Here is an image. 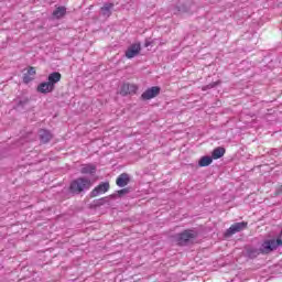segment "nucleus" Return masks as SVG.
Wrapping results in <instances>:
<instances>
[{"instance_id":"nucleus-7","label":"nucleus","mask_w":282,"mask_h":282,"mask_svg":"<svg viewBox=\"0 0 282 282\" xmlns=\"http://www.w3.org/2000/svg\"><path fill=\"white\" fill-rule=\"evenodd\" d=\"M137 91H138L137 85L124 83L122 84L119 94L120 96H131L133 94H137Z\"/></svg>"},{"instance_id":"nucleus-1","label":"nucleus","mask_w":282,"mask_h":282,"mask_svg":"<svg viewBox=\"0 0 282 282\" xmlns=\"http://www.w3.org/2000/svg\"><path fill=\"white\" fill-rule=\"evenodd\" d=\"M282 246L281 239H267L264 240L259 248L254 246L245 247V257L247 259H257L259 254H270V252H274L276 248Z\"/></svg>"},{"instance_id":"nucleus-8","label":"nucleus","mask_w":282,"mask_h":282,"mask_svg":"<svg viewBox=\"0 0 282 282\" xmlns=\"http://www.w3.org/2000/svg\"><path fill=\"white\" fill-rule=\"evenodd\" d=\"M14 107L15 111H23L25 107L30 105V98L22 96V97H17L14 100Z\"/></svg>"},{"instance_id":"nucleus-23","label":"nucleus","mask_w":282,"mask_h":282,"mask_svg":"<svg viewBox=\"0 0 282 282\" xmlns=\"http://www.w3.org/2000/svg\"><path fill=\"white\" fill-rule=\"evenodd\" d=\"M32 80H34V77H32V75H28L26 73L23 74L24 85H29V83H32Z\"/></svg>"},{"instance_id":"nucleus-6","label":"nucleus","mask_w":282,"mask_h":282,"mask_svg":"<svg viewBox=\"0 0 282 282\" xmlns=\"http://www.w3.org/2000/svg\"><path fill=\"white\" fill-rule=\"evenodd\" d=\"M110 187L109 182H102L90 192L89 197H98V195H104V193H107Z\"/></svg>"},{"instance_id":"nucleus-22","label":"nucleus","mask_w":282,"mask_h":282,"mask_svg":"<svg viewBox=\"0 0 282 282\" xmlns=\"http://www.w3.org/2000/svg\"><path fill=\"white\" fill-rule=\"evenodd\" d=\"M219 85H221V80H217V82H213L206 86L202 87L203 91H208V89H215V87H219Z\"/></svg>"},{"instance_id":"nucleus-14","label":"nucleus","mask_w":282,"mask_h":282,"mask_svg":"<svg viewBox=\"0 0 282 282\" xmlns=\"http://www.w3.org/2000/svg\"><path fill=\"white\" fill-rule=\"evenodd\" d=\"M36 91L39 94H52V91H54V88L48 82H44L37 85Z\"/></svg>"},{"instance_id":"nucleus-21","label":"nucleus","mask_w":282,"mask_h":282,"mask_svg":"<svg viewBox=\"0 0 282 282\" xmlns=\"http://www.w3.org/2000/svg\"><path fill=\"white\" fill-rule=\"evenodd\" d=\"M129 193H131V187H126V188L117 191L116 194H112L109 197H111V199H113L116 197H124V195H129Z\"/></svg>"},{"instance_id":"nucleus-16","label":"nucleus","mask_w":282,"mask_h":282,"mask_svg":"<svg viewBox=\"0 0 282 282\" xmlns=\"http://www.w3.org/2000/svg\"><path fill=\"white\" fill-rule=\"evenodd\" d=\"M224 155H226V148H223V147H218V148L214 149L212 152L213 160H219V159L224 158Z\"/></svg>"},{"instance_id":"nucleus-17","label":"nucleus","mask_w":282,"mask_h":282,"mask_svg":"<svg viewBox=\"0 0 282 282\" xmlns=\"http://www.w3.org/2000/svg\"><path fill=\"white\" fill-rule=\"evenodd\" d=\"M109 199H111V197L106 196L99 199H95L91 205L90 208H100V206H105V204H109Z\"/></svg>"},{"instance_id":"nucleus-18","label":"nucleus","mask_w":282,"mask_h":282,"mask_svg":"<svg viewBox=\"0 0 282 282\" xmlns=\"http://www.w3.org/2000/svg\"><path fill=\"white\" fill-rule=\"evenodd\" d=\"M111 10H113V3L107 2L100 8L102 17H111Z\"/></svg>"},{"instance_id":"nucleus-19","label":"nucleus","mask_w":282,"mask_h":282,"mask_svg":"<svg viewBox=\"0 0 282 282\" xmlns=\"http://www.w3.org/2000/svg\"><path fill=\"white\" fill-rule=\"evenodd\" d=\"M67 14V8L65 7H57L56 10L53 11V17L55 19H63Z\"/></svg>"},{"instance_id":"nucleus-12","label":"nucleus","mask_w":282,"mask_h":282,"mask_svg":"<svg viewBox=\"0 0 282 282\" xmlns=\"http://www.w3.org/2000/svg\"><path fill=\"white\" fill-rule=\"evenodd\" d=\"M97 167L95 164L88 163L82 165L80 173L82 175H96Z\"/></svg>"},{"instance_id":"nucleus-2","label":"nucleus","mask_w":282,"mask_h":282,"mask_svg":"<svg viewBox=\"0 0 282 282\" xmlns=\"http://www.w3.org/2000/svg\"><path fill=\"white\" fill-rule=\"evenodd\" d=\"M91 188V180L87 177H78L73 180L68 186V195L72 197L76 195H80V193H85V191H89Z\"/></svg>"},{"instance_id":"nucleus-11","label":"nucleus","mask_w":282,"mask_h":282,"mask_svg":"<svg viewBox=\"0 0 282 282\" xmlns=\"http://www.w3.org/2000/svg\"><path fill=\"white\" fill-rule=\"evenodd\" d=\"M129 182H131V176L128 173L120 174L116 180V184L119 188H124V186L129 185Z\"/></svg>"},{"instance_id":"nucleus-9","label":"nucleus","mask_w":282,"mask_h":282,"mask_svg":"<svg viewBox=\"0 0 282 282\" xmlns=\"http://www.w3.org/2000/svg\"><path fill=\"white\" fill-rule=\"evenodd\" d=\"M191 10V0H187L186 2H178L174 8L172 9L173 14H182L184 12H188Z\"/></svg>"},{"instance_id":"nucleus-20","label":"nucleus","mask_w":282,"mask_h":282,"mask_svg":"<svg viewBox=\"0 0 282 282\" xmlns=\"http://www.w3.org/2000/svg\"><path fill=\"white\" fill-rule=\"evenodd\" d=\"M213 164V156H202L198 161V166L204 167V166H210Z\"/></svg>"},{"instance_id":"nucleus-5","label":"nucleus","mask_w":282,"mask_h":282,"mask_svg":"<svg viewBox=\"0 0 282 282\" xmlns=\"http://www.w3.org/2000/svg\"><path fill=\"white\" fill-rule=\"evenodd\" d=\"M162 91L160 86H152L142 93L141 98L143 100H152V98H158V95Z\"/></svg>"},{"instance_id":"nucleus-4","label":"nucleus","mask_w":282,"mask_h":282,"mask_svg":"<svg viewBox=\"0 0 282 282\" xmlns=\"http://www.w3.org/2000/svg\"><path fill=\"white\" fill-rule=\"evenodd\" d=\"M246 228H248V223H235L226 230L225 237H232V235H237V232H241V230H246Z\"/></svg>"},{"instance_id":"nucleus-26","label":"nucleus","mask_w":282,"mask_h":282,"mask_svg":"<svg viewBox=\"0 0 282 282\" xmlns=\"http://www.w3.org/2000/svg\"><path fill=\"white\" fill-rule=\"evenodd\" d=\"M151 45V42H145V47H149Z\"/></svg>"},{"instance_id":"nucleus-3","label":"nucleus","mask_w":282,"mask_h":282,"mask_svg":"<svg viewBox=\"0 0 282 282\" xmlns=\"http://www.w3.org/2000/svg\"><path fill=\"white\" fill-rule=\"evenodd\" d=\"M199 234L195 229H185L175 236L177 246H191L195 243V239Z\"/></svg>"},{"instance_id":"nucleus-13","label":"nucleus","mask_w":282,"mask_h":282,"mask_svg":"<svg viewBox=\"0 0 282 282\" xmlns=\"http://www.w3.org/2000/svg\"><path fill=\"white\" fill-rule=\"evenodd\" d=\"M39 138H40V142H42V144H47V142H50L53 138L52 132H50L46 129H41L39 131Z\"/></svg>"},{"instance_id":"nucleus-24","label":"nucleus","mask_w":282,"mask_h":282,"mask_svg":"<svg viewBox=\"0 0 282 282\" xmlns=\"http://www.w3.org/2000/svg\"><path fill=\"white\" fill-rule=\"evenodd\" d=\"M25 74L29 76H36V68L30 66Z\"/></svg>"},{"instance_id":"nucleus-25","label":"nucleus","mask_w":282,"mask_h":282,"mask_svg":"<svg viewBox=\"0 0 282 282\" xmlns=\"http://www.w3.org/2000/svg\"><path fill=\"white\" fill-rule=\"evenodd\" d=\"M281 193H282V185L280 187H278L276 191H275L276 195H281Z\"/></svg>"},{"instance_id":"nucleus-15","label":"nucleus","mask_w":282,"mask_h":282,"mask_svg":"<svg viewBox=\"0 0 282 282\" xmlns=\"http://www.w3.org/2000/svg\"><path fill=\"white\" fill-rule=\"evenodd\" d=\"M62 75L58 72H53L48 75L47 80L51 86L56 89V83H61Z\"/></svg>"},{"instance_id":"nucleus-10","label":"nucleus","mask_w":282,"mask_h":282,"mask_svg":"<svg viewBox=\"0 0 282 282\" xmlns=\"http://www.w3.org/2000/svg\"><path fill=\"white\" fill-rule=\"evenodd\" d=\"M141 50L142 46H140V44H131L126 51V58H135Z\"/></svg>"}]
</instances>
